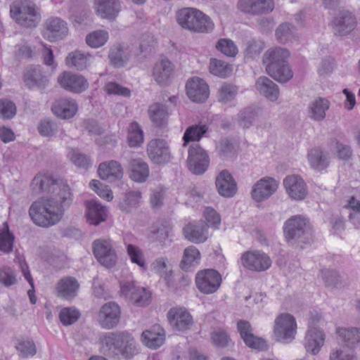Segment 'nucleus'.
<instances>
[{"mask_svg":"<svg viewBox=\"0 0 360 360\" xmlns=\"http://www.w3.org/2000/svg\"><path fill=\"white\" fill-rule=\"evenodd\" d=\"M167 319L170 326L179 331H185L193 324V317L184 307H173L167 313Z\"/></svg>","mask_w":360,"mask_h":360,"instance_id":"18","label":"nucleus"},{"mask_svg":"<svg viewBox=\"0 0 360 360\" xmlns=\"http://www.w3.org/2000/svg\"><path fill=\"white\" fill-rule=\"evenodd\" d=\"M57 81L63 89L77 94L84 91L89 86L84 77L68 71L60 74Z\"/></svg>","mask_w":360,"mask_h":360,"instance_id":"16","label":"nucleus"},{"mask_svg":"<svg viewBox=\"0 0 360 360\" xmlns=\"http://www.w3.org/2000/svg\"><path fill=\"white\" fill-rule=\"evenodd\" d=\"M289 56L288 49L278 46L268 49L263 56L262 61L266 65V72L281 83L288 82L293 77L287 62Z\"/></svg>","mask_w":360,"mask_h":360,"instance_id":"3","label":"nucleus"},{"mask_svg":"<svg viewBox=\"0 0 360 360\" xmlns=\"http://www.w3.org/2000/svg\"><path fill=\"white\" fill-rule=\"evenodd\" d=\"M142 343L151 349H157L165 342V331L160 325H154L141 335Z\"/></svg>","mask_w":360,"mask_h":360,"instance_id":"22","label":"nucleus"},{"mask_svg":"<svg viewBox=\"0 0 360 360\" xmlns=\"http://www.w3.org/2000/svg\"><path fill=\"white\" fill-rule=\"evenodd\" d=\"M89 186L101 198L108 201L113 198L111 189L103 181H91L89 184Z\"/></svg>","mask_w":360,"mask_h":360,"instance_id":"60","label":"nucleus"},{"mask_svg":"<svg viewBox=\"0 0 360 360\" xmlns=\"http://www.w3.org/2000/svg\"><path fill=\"white\" fill-rule=\"evenodd\" d=\"M357 21L355 16L349 11H339L330 22L333 32L336 37H344L349 34L356 27Z\"/></svg>","mask_w":360,"mask_h":360,"instance_id":"12","label":"nucleus"},{"mask_svg":"<svg viewBox=\"0 0 360 360\" xmlns=\"http://www.w3.org/2000/svg\"><path fill=\"white\" fill-rule=\"evenodd\" d=\"M20 356L22 357L32 356L36 354V347L31 340H20L15 346Z\"/></svg>","mask_w":360,"mask_h":360,"instance_id":"63","label":"nucleus"},{"mask_svg":"<svg viewBox=\"0 0 360 360\" xmlns=\"http://www.w3.org/2000/svg\"><path fill=\"white\" fill-rule=\"evenodd\" d=\"M108 39V34L103 30L94 31L86 37V44L93 48H98L105 44Z\"/></svg>","mask_w":360,"mask_h":360,"instance_id":"54","label":"nucleus"},{"mask_svg":"<svg viewBox=\"0 0 360 360\" xmlns=\"http://www.w3.org/2000/svg\"><path fill=\"white\" fill-rule=\"evenodd\" d=\"M275 36L279 43L286 44L296 38V27L291 23L283 22L276 28Z\"/></svg>","mask_w":360,"mask_h":360,"instance_id":"44","label":"nucleus"},{"mask_svg":"<svg viewBox=\"0 0 360 360\" xmlns=\"http://www.w3.org/2000/svg\"><path fill=\"white\" fill-rule=\"evenodd\" d=\"M127 255L133 264L138 265L143 271L147 269L146 260L143 250L136 245L129 244L127 246Z\"/></svg>","mask_w":360,"mask_h":360,"instance_id":"48","label":"nucleus"},{"mask_svg":"<svg viewBox=\"0 0 360 360\" xmlns=\"http://www.w3.org/2000/svg\"><path fill=\"white\" fill-rule=\"evenodd\" d=\"M264 46V43L261 40L252 39L248 41L244 50L245 58H255L260 55Z\"/></svg>","mask_w":360,"mask_h":360,"instance_id":"51","label":"nucleus"},{"mask_svg":"<svg viewBox=\"0 0 360 360\" xmlns=\"http://www.w3.org/2000/svg\"><path fill=\"white\" fill-rule=\"evenodd\" d=\"M237 326L241 338L248 347L258 350H263L267 348L268 345L266 340L252 333V328L248 322L240 321Z\"/></svg>","mask_w":360,"mask_h":360,"instance_id":"24","label":"nucleus"},{"mask_svg":"<svg viewBox=\"0 0 360 360\" xmlns=\"http://www.w3.org/2000/svg\"><path fill=\"white\" fill-rule=\"evenodd\" d=\"M85 217L86 221L94 226H98L106 221L108 217V209L96 200H86Z\"/></svg>","mask_w":360,"mask_h":360,"instance_id":"20","label":"nucleus"},{"mask_svg":"<svg viewBox=\"0 0 360 360\" xmlns=\"http://www.w3.org/2000/svg\"><path fill=\"white\" fill-rule=\"evenodd\" d=\"M210 158L207 152L198 143L189 147L188 166L189 170L197 175L202 174L207 169Z\"/></svg>","mask_w":360,"mask_h":360,"instance_id":"9","label":"nucleus"},{"mask_svg":"<svg viewBox=\"0 0 360 360\" xmlns=\"http://www.w3.org/2000/svg\"><path fill=\"white\" fill-rule=\"evenodd\" d=\"M51 110L57 117L69 119L75 115L77 111V105L73 99L62 98L53 103Z\"/></svg>","mask_w":360,"mask_h":360,"instance_id":"28","label":"nucleus"},{"mask_svg":"<svg viewBox=\"0 0 360 360\" xmlns=\"http://www.w3.org/2000/svg\"><path fill=\"white\" fill-rule=\"evenodd\" d=\"M278 188L277 181H257L252 187V197L257 202L267 199Z\"/></svg>","mask_w":360,"mask_h":360,"instance_id":"33","label":"nucleus"},{"mask_svg":"<svg viewBox=\"0 0 360 360\" xmlns=\"http://www.w3.org/2000/svg\"><path fill=\"white\" fill-rule=\"evenodd\" d=\"M330 106V103L328 99L322 97L316 98L309 103L308 115L314 121L321 122L326 118V112Z\"/></svg>","mask_w":360,"mask_h":360,"instance_id":"29","label":"nucleus"},{"mask_svg":"<svg viewBox=\"0 0 360 360\" xmlns=\"http://www.w3.org/2000/svg\"><path fill=\"white\" fill-rule=\"evenodd\" d=\"M97 342L100 352L109 356H122L128 359L137 352L136 340L127 331L101 333Z\"/></svg>","mask_w":360,"mask_h":360,"instance_id":"2","label":"nucleus"},{"mask_svg":"<svg viewBox=\"0 0 360 360\" xmlns=\"http://www.w3.org/2000/svg\"><path fill=\"white\" fill-rule=\"evenodd\" d=\"M141 193L138 191H130L120 202L119 207L121 210L125 212H131L139 205Z\"/></svg>","mask_w":360,"mask_h":360,"instance_id":"47","label":"nucleus"},{"mask_svg":"<svg viewBox=\"0 0 360 360\" xmlns=\"http://www.w3.org/2000/svg\"><path fill=\"white\" fill-rule=\"evenodd\" d=\"M284 234L288 240H303L311 236L307 221L300 216H295L289 219L284 225Z\"/></svg>","mask_w":360,"mask_h":360,"instance_id":"13","label":"nucleus"},{"mask_svg":"<svg viewBox=\"0 0 360 360\" xmlns=\"http://www.w3.org/2000/svg\"><path fill=\"white\" fill-rule=\"evenodd\" d=\"M120 294L138 306L148 304L151 297L149 290L137 286L134 281H121Z\"/></svg>","mask_w":360,"mask_h":360,"instance_id":"10","label":"nucleus"},{"mask_svg":"<svg viewBox=\"0 0 360 360\" xmlns=\"http://www.w3.org/2000/svg\"><path fill=\"white\" fill-rule=\"evenodd\" d=\"M10 14L18 24L26 27H36L40 20L37 8L30 1L11 5Z\"/></svg>","mask_w":360,"mask_h":360,"instance_id":"6","label":"nucleus"},{"mask_svg":"<svg viewBox=\"0 0 360 360\" xmlns=\"http://www.w3.org/2000/svg\"><path fill=\"white\" fill-rule=\"evenodd\" d=\"M238 94L236 86L231 84H224L218 91V101L222 103H227L233 101Z\"/></svg>","mask_w":360,"mask_h":360,"instance_id":"52","label":"nucleus"},{"mask_svg":"<svg viewBox=\"0 0 360 360\" xmlns=\"http://www.w3.org/2000/svg\"><path fill=\"white\" fill-rule=\"evenodd\" d=\"M80 316V312L75 307H65L60 310L59 319L64 326H70L76 322Z\"/></svg>","mask_w":360,"mask_h":360,"instance_id":"55","label":"nucleus"},{"mask_svg":"<svg viewBox=\"0 0 360 360\" xmlns=\"http://www.w3.org/2000/svg\"><path fill=\"white\" fill-rule=\"evenodd\" d=\"M354 349L344 345L334 349L330 353V360H358Z\"/></svg>","mask_w":360,"mask_h":360,"instance_id":"53","label":"nucleus"},{"mask_svg":"<svg viewBox=\"0 0 360 360\" xmlns=\"http://www.w3.org/2000/svg\"><path fill=\"white\" fill-rule=\"evenodd\" d=\"M91 55L81 51H74L68 53L65 58V64L70 68L83 70L89 65Z\"/></svg>","mask_w":360,"mask_h":360,"instance_id":"34","label":"nucleus"},{"mask_svg":"<svg viewBox=\"0 0 360 360\" xmlns=\"http://www.w3.org/2000/svg\"><path fill=\"white\" fill-rule=\"evenodd\" d=\"M201 255L198 249L194 246H189L184 250L180 267L184 271H188L197 266L200 262Z\"/></svg>","mask_w":360,"mask_h":360,"instance_id":"40","label":"nucleus"},{"mask_svg":"<svg viewBox=\"0 0 360 360\" xmlns=\"http://www.w3.org/2000/svg\"><path fill=\"white\" fill-rule=\"evenodd\" d=\"M221 281V275L212 269L199 271L195 276V285L198 290L205 295L216 292L219 289Z\"/></svg>","mask_w":360,"mask_h":360,"instance_id":"8","label":"nucleus"},{"mask_svg":"<svg viewBox=\"0 0 360 360\" xmlns=\"http://www.w3.org/2000/svg\"><path fill=\"white\" fill-rule=\"evenodd\" d=\"M146 150L148 158L156 164H165L170 159L169 148L164 139L150 140Z\"/></svg>","mask_w":360,"mask_h":360,"instance_id":"19","label":"nucleus"},{"mask_svg":"<svg viewBox=\"0 0 360 360\" xmlns=\"http://www.w3.org/2000/svg\"><path fill=\"white\" fill-rule=\"evenodd\" d=\"M14 236L10 232L8 226L6 223L4 224V227L0 230V250L5 253L10 252L13 246Z\"/></svg>","mask_w":360,"mask_h":360,"instance_id":"50","label":"nucleus"},{"mask_svg":"<svg viewBox=\"0 0 360 360\" xmlns=\"http://www.w3.org/2000/svg\"><path fill=\"white\" fill-rule=\"evenodd\" d=\"M256 89L271 101H276L279 96L277 84L266 77H259L255 83Z\"/></svg>","mask_w":360,"mask_h":360,"instance_id":"31","label":"nucleus"},{"mask_svg":"<svg viewBox=\"0 0 360 360\" xmlns=\"http://www.w3.org/2000/svg\"><path fill=\"white\" fill-rule=\"evenodd\" d=\"M202 217L207 227L217 229L221 224L219 214L213 208L206 207L202 212Z\"/></svg>","mask_w":360,"mask_h":360,"instance_id":"56","label":"nucleus"},{"mask_svg":"<svg viewBox=\"0 0 360 360\" xmlns=\"http://www.w3.org/2000/svg\"><path fill=\"white\" fill-rule=\"evenodd\" d=\"M207 131L206 125L194 124L188 127L183 136L185 146L190 141H199Z\"/></svg>","mask_w":360,"mask_h":360,"instance_id":"49","label":"nucleus"},{"mask_svg":"<svg viewBox=\"0 0 360 360\" xmlns=\"http://www.w3.org/2000/svg\"><path fill=\"white\" fill-rule=\"evenodd\" d=\"M324 332L318 328H309L305 336L304 347L307 352L318 354L325 342Z\"/></svg>","mask_w":360,"mask_h":360,"instance_id":"26","label":"nucleus"},{"mask_svg":"<svg viewBox=\"0 0 360 360\" xmlns=\"http://www.w3.org/2000/svg\"><path fill=\"white\" fill-rule=\"evenodd\" d=\"M150 271L168 281L172 276V266L167 257H160L150 264Z\"/></svg>","mask_w":360,"mask_h":360,"instance_id":"42","label":"nucleus"},{"mask_svg":"<svg viewBox=\"0 0 360 360\" xmlns=\"http://www.w3.org/2000/svg\"><path fill=\"white\" fill-rule=\"evenodd\" d=\"M127 142L131 148L139 147L143 142V133L140 125L133 122L129 127Z\"/></svg>","mask_w":360,"mask_h":360,"instance_id":"46","label":"nucleus"},{"mask_svg":"<svg viewBox=\"0 0 360 360\" xmlns=\"http://www.w3.org/2000/svg\"><path fill=\"white\" fill-rule=\"evenodd\" d=\"M148 115L156 127H163L167 122L169 112L167 107L165 104L155 103L150 105L148 108Z\"/></svg>","mask_w":360,"mask_h":360,"instance_id":"38","label":"nucleus"},{"mask_svg":"<svg viewBox=\"0 0 360 360\" xmlns=\"http://www.w3.org/2000/svg\"><path fill=\"white\" fill-rule=\"evenodd\" d=\"M285 191L289 197L295 200H302L307 194L304 181H283Z\"/></svg>","mask_w":360,"mask_h":360,"instance_id":"45","label":"nucleus"},{"mask_svg":"<svg viewBox=\"0 0 360 360\" xmlns=\"http://www.w3.org/2000/svg\"><path fill=\"white\" fill-rule=\"evenodd\" d=\"M307 158L310 166L317 171H322L329 165L328 154L319 148L311 149Z\"/></svg>","mask_w":360,"mask_h":360,"instance_id":"39","label":"nucleus"},{"mask_svg":"<svg viewBox=\"0 0 360 360\" xmlns=\"http://www.w3.org/2000/svg\"><path fill=\"white\" fill-rule=\"evenodd\" d=\"M94 2L98 14L103 18L113 20L120 11L118 0H95Z\"/></svg>","mask_w":360,"mask_h":360,"instance_id":"30","label":"nucleus"},{"mask_svg":"<svg viewBox=\"0 0 360 360\" xmlns=\"http://www.w3.org/2000/svg\"><path fill=\"white\" fill-rule=\"evenodd\" d=\"M243 266L251 271H264L271 265L270 257L260 250L248 251L240 257Z\"/></svg>","mask_w":360,"mask_h":360,"instance_id":"14","label":"nucleus"},{"mask_svg":"<svg viewBox=\"0 0 360 360\" xmlns=\"http://www.w3.org/2000/svg\"><path fill=\"white\" fill-rule=\"evenodd\" d=\"M45 34L49 41L63 39L68 33L67 23L60 18L53 17L45 22Z\"/></svg>","mask_w":360,"mask_h":360,"instance_id":"25","label":"nucleus"},{"mask_svg":"<svg viewBox=\"0 0 360 360\" xmlns=\"http://www.w3.org/2000/svg\"><path fill=\"white\" fill-rule=\"evenodd\" d=\"M32 186L38 188L36 193H53L60 199L41 198L34 202L29 210L32 221L41 227L55 225L63 217L65 207L72 202L70 187L63 181H37Z\"/></svg>","mask_w":360,"mask_h":360,"instance_id":"1","label":"nucleus"},{"mask_svg":"<svg viewBox=\"0 0 360 360\" xmlns=\"http://www.w3.org/2000/svg\"><path fill=\"white\" fill-rule=\"evenodd\" d=\"M22 80L25 86L29 89L37 88L39 90H44L49 84L47 77L41 68L36 65H30L24 70Z\"/></svg>","mask_w":360,"mask_h":360,"instance_id":"17","label":"nucleus"},{"mask_svg":"<svg viewBox=\"0 0 360 360\" xmlns=\"http://www.w3.org/2000/svg\"><path fill=\"white\" fill-rule=\"evenodd\" d=\"M130 177L132 180H146L149 176L148 164L142 159H132L129 162Z\"/></svg>","mask_w":360,"mask_h":360,"instance_id":"43","label":"nucleus"},{"mask_svg":"<svg viewBox=\"0 0 360 360\" xmlns=\"http://www.w3.org/2000/svg\"><path fill=\"white\" fill-rule=\"evenodd\" d=\"M131 51L125 44H117L113 46L108 54L110 63L115 68L123 66L129 60Z\"/></svg>","mask_w":360,"mask_h":360,"instance_id":"32","label":"nucleus"},{"mask_svg":"<svg viewBox=\"0 0 360 360\" xmlns=\"http://www.w3.org/2000/svg\"><path fill=\"white\" fill-rule=\"evenodd\" d=\"M297 330L295 317L288 312H282L274 321L272 335L276 342L289 344L295 339Z\"/></svg>","mask_w":360,"mask_h":360,"instance_id":"5","label":"nucleus"},{"mask_svg":"<svg viewBox=\"0 0 360 360\" xmlns=\"http://www.w3.org/2000/svg\"><path fill=\"white\" fill-rule=\"evenodd\" d=\"M97 173L101 180H122L124 169L120 162L110 160L101 162Z\"/></svg>","mask_w":360,"mask_h":360,"instance_id":"23","label":"nucleus"},{"mask_svg":"<svg viewBox=\"0 0 360 360\" xmlns=\"http://www.w3.org/2000/svg\"><path fill=\"white\" fill-rule=\"evenodd\" d=\"M16 114V107L13 102L8 100L0 101V117L11 119Z\"/></svg>","mask_w":360,"mask_h":360,"instance_id":"64","label":"nucleus"},{"mask_svg":"<svg viewBox=\"0 0 360 360\" xmlns=\"http://www.w3.org/2000/svg\"><path fill=\"white\" fill-rule=\"evenodd\" d=\"M184 235L186 239L194 243H203L209 237L207 229L195 224L186 225L184 228Z\"/></svg>","mask_w":360,"mask_h":360,"instance_id":"37","label":"nucleus"},{"mask_svg":"<svg viewBox=\"0 0 360 360\" xmlns=\"http://www.w3.org/2000/svg\"><path fill=\"white\" fill-rule=\"evenodd\" d=\"M347 207L350 210L349 221L356 228L360 229V201L356 200V198L352 197L348 201Z\"/></svg>","mask_w":360,"mask_h":360,"instance_id":"57","label":"nucleus"},{"mask_svg":"<svg viewBox=\"0 0 360 360\" xmlns=\"http://www.w3.org/2000/svg\"><path fill=\"white\" fill-rule=\"evenodd\" d=\"M216 48L229 57H234L238 53V49L234 42L231 39H219L216 44Z\"/></svg>","mask_w":360,"mask_h":360,"instance_id":"62","label":"nucleus"},{"mask_svg":"<svg viewBox=\"0 0 360 360\" xmlns=\"http://www.w3.org/2000/svg\"><path fill=\"white\" fill-rule=\"evenodd\" d=\"M210 71L216 76L226 77L229 75L231 69L225 62L213 58L210 60Z\"/></svg>","mask_w":360,"mask_h":360,"instance_id":"59","label":"nucleus"},{"mask_svg":"<svg viewBox=\"0 0 360 360\" xmlns=\"http://www.w3.org/2000/svg\"><path fill=\"white\" fill-rule=\"evenodd\" d=\"M176 20L183 28L195 32H209L214 28L211 19L194 8H185L179 11Z\"/></svg>","mask_w":360,"mask_h":360,"instance_id":"4","label":"nucleus"},{"mask_svg":"<svg viewBox=\"0 0 360 360\" xmlns=\"http://www.w3.org/2000/svg\"><path fill=\"white\" fill-rule=\"evenodd\" d=\"M93 253L97 261L108 269L114 267L118 259L115 243L109 238H99L93 242Z\"/></svg>","mask_w":360,"mask_h":360,"instance_id":"7","label":"nucleus"},{"mask_svg":"<svg viewBox=\"0 0 360 360\" xmlns=\"http://www.w3.org/2000/svg\"><path fill=\"white\" fill-rule=\"evenodd\" d=\"M336 334L338 342L344 346L355 349L360 345V328L338 327Z\"/></svg>","mask_w":360,"mask_h":360,"instance_id":"27","label":"nucleus"},{"mask_svg":"<svg viewBox=\"0 0 360 360\" xmlns=\"http://www.w3.org/2000/svg\"><path fill=\"white\" fill-rule=\"evenodd\" d=\"M259 108L257 106H248L241 110L237 115V122L240 127L243 129L252 127L258 116Z\"/></svg>","mask_w":360,"mask_h":360,"instance_id":"41","label":"nucleus"},{"mask_svg":"<svg viewBox=\"0 0 360 360\" xmlns=\"http://www.w3.org/2000/svg\"><path fill=\"white\" fill-rule=\"evenodd\" d=\"M186 89L188 98L195 103L205 102L210 94L207 84L199 77L190 79L186 83Z\"/></svg>","mask_w":360,"mask_h":360,"instance_id":"21","label":"nucleus"},{"mask_svg":"<svg viewBox=\"0 0 360 360\" xmlns=\"http://www.w3.org/2000/svg\"><path fill=\"white\" fill-rule=\"evenodd\" d=\"M120 294L138 306L148 304L151 297L149 290L137 286L134 281H121Z\"/></svg>","mask_w":360,"mask_h":360,"instance_id":"11","label":"nucleus"},{"mask_svg":"<svg viewBox=\"0 0 360 360\" xmlns=\"http://www.w3.org/2000/svg\"><path fill=\"white\" fill-rule=\"evenodd\" d=\"M121 315L120 307L117 304L110 302L103 304L98 314L97 321L104 329H112L119 323Z\"/></svg>","mask_w":360,"mask_h":360,"instance_id":"15","label":"nucleus"},{"mask_svg":"<svg viewBox=\"0 0 360 360\" xmlns=\"http://www.w3.org/2000/svg\"><path fill=\"white\" fill-rule=\"evenodd\" d=\"M219 195L225 198L233 197L237 192L236 181H216Z\"/></svg>","mask_w":360,"mask_h":360,"instance_id":"61","label":"nucleus"},{"mask_svg":"<svg viewBox=\"0 0 360 360\" xmlns=\"http://www.w3.org/2000/svg\"><path fill=\"white\" fill-rule=\"evenodd\" d=\"M78 290V282L72 277L63 278L56 285V290L58 295L67 300L75 297Z\"/></svg>","mask_w":360,"mask_h":360,"instance_id":"36","label":"nucleus"},{"mask_svg":"<svg viewBox=\"0 0 360 360\" xmlns=\"http://www.w3.org/2000/svg\"><path fill=\"white\" fill-rule=\"evenodd\" d=\"M173 70L174 65L172 62L166 58H162L155 64L153 75L158 84H162L168 80Z\"/></svg>","mask_w":360,"mask_h":360,"instance_id":"35","label":"nucleus"},{"mask_svg":"<svg viewBox=\"0 0 360 360\" xmlns=\"http://www.w3.org/2000/svg\"><path fill=\"white\" fill-rule=\"evenodd\" d=\"M217 150L222 158H229L235 155L236 148L233 143L227 139H221L217 146Z\"/></svg>","mask_w":360,"mask_h":360,"instance_id":"58","label":"nucleus"}]
</instances>
